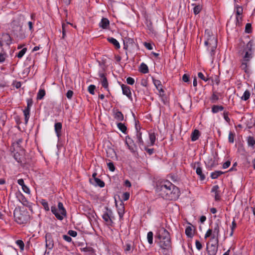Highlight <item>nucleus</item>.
Here are the masks:
<instances>
[{
    "instance_id": "13",
    "label": "nucleus",
    "mask_w": 255,
    "mask_h": 255,
    "mask_svg": "<svg viewBox=\"0 0 255 255\" xmlns=\"http://www.w3.org/2000/svg\"><path fill=\"white\" fill-rule=\"evenodd\" d=\"M122 89L123 94L125 95H126L129 99H131V93L130 92L129 87L127 85L123 84L122 85Z\"/></svg>"
},
{
    "instance_id": "28",
    "label": "nucleus",
    "mask_w": 255,
    "mask_h": 255,
    "mask_svg": "<svg viewBox=\"0 0 255 255\" xmlns=\"http://www.w3.org/2000/svg\"><path fill=\"white\" fill-rule=\"evenodd\" d=\"M40 204L43 206L45 211H48L50 209L49 207L48 203L45 199H41L39 201Z\"/></svg>"
},
{
    "instance_id": "33",
    "label": "nucleus",
    "mask_w": 255,
    "mask_h": 255,
    "mask_svg": "<svg viewBox=\"0 0 255 255\" xmlns=\"http://www.w3.org/2000/svg\"><path fill=\"white\" fill-rule=\"evenodd\" d=\"M251 96V93L249 90H246L244 93L243 95L241 97V99L244 101L248 100Z\"/></svg>"
},
{
    "instance_id": "48",
    "label": "nucleus",
    "mask_w": 255,
    "mask_h": 255,
    "mask_svg": "<svg viewBox=\"0 0 255 255\" xmlns=\"http://www.w3.org/2000/svg\"><path fill=\"white\" fill-rule=\"evenodd\" d=\"M102 217H103V219L104 220V221H105L107 222H109V221H111L110 216L107 212L105 213L103 215Z\"/></svg>"
},
{
    "instance_id": "11",
    "label": "nucleus",
    "mask_w": 255,
    "mask_h": 255,
    "mask_svg": "<svg viewBox=\"0 0 255 255\" xmlns=\"http://www.w3.org/2000/svg\"><path fill=\"white\" fill-rule=\"evenodd\" d=\"M45 242L46 248L50 250H52L54 247V242L50 234H46Z\"/></svg>"
},
{
    "instance_id": "54",
    "label": "nucleus",
    "mask_w": 255,
    "mask_h": 255,
    "mask_svg": "<svg viewBox=\"0 0 255 255\" xmlns=\"http://www.w3.org/2000/svg\"><path fill=\"white\" fill-rule=\"evenodd\" d=\"M195 245H196V247L198 250L200 251L202 249V245L201 243L199 241H198V240L196 241Z\"/></svg>"
},
{
    "instance_id": "46",
    "label": "nucleus",
    "mask_w": 255,
    "mask_h": 255,
    "mask_svg": "<svg viewBox=\"0 0 255 255\" xmlns=\"http://www.w3.org/2000/svg\"><path fill=\"white\" fill-rule=\"evenodd\" d=\"M234 136H235V134L233 132L230 131L229 132V137H228L229 142H230V143H233L234 142Z\"/></svg>"
},
{
    "instance_id": "23",
    "label": "nucleus",
    "mask_w": 255,
    "mask_h": 255,
    "mask_svg": "<svg viewBox=\"0 0 255 255\" xmlns=\"http://www.w3.org/2000/svg\"><path fill=\"white\" fill-rule=\"evenodd\" d=\"M108 40L109 42L113 44L117 49H119L120 48V44L119 42L115 38L113 37H109L108 38Z\"/></svg>"
},
{
    "instance_id": "4",
    "label": "nucleus",
    "mask_w": 255,
    "mask_h": 255,
    "mask_svg": "<svg viewBox=\"0 0 255 255\" xmlns=\"http://www.w3.org/2000/svg\"><path fill=\"white\" fill-rule=\"evenodd\" d=\"M13 215L15 221L19 224H26L30 219V216L26 210L15 209Z\"/></svg>"
},
{
    "instance_id": "40",
    "label": "nucleus",
    "mask_w": 255,
    "mask_h": 255,
    "mask_svg": "<svg viewBox=\"0 0 255 255\" xmlns=\"http://www.w3.org/2000/svg\"><path fill=\"white\" fill-rule=\"evenodd\" d=\"M27 51L26 48H24L22 49H21L20 51H19V52L17 53L16 56L18 58H21L23 57V56L25 54Z\"/></svg>"
},
{
    "instance_id": "6",
    "label": "nucleus",
    "mask_w": 255,
    "mask_h": 255,
    "mask_svg": "<svg viewBox=\"0 0 255 255\" xmlns=\"http://www.w3.org/2000/svg\"><path fill=\"white\" fill-rule=\"evenodd\" d=\"M211 237L210 240L219 241L220 237V227L219 224L216 223L213 229H208L205 235V238Z\"/></svg>"
},
{
    "instance_id": "51",
    "label": "nucleus",
    "mask_w": 255,
    "mask_h": 255,
    "mask_svg": "<svg viewBox=\"0 0 255 255\" xmlns=\"http://www.w3.org/2000/svg\"><path fill=\"white\" fill-rule=\"evenodd\" d=\"M108 167L109 170L111 171H114L115 169V166L113 162H110L107 163Z\"/></svg>"
},
{
    "instance_id": "56",
    "label": "nucleus",
    "mask_w": 255,
    "mask_h": 255,
    "mask_svg": "<svg viewBox=\"0 0 255 255\" xmlns=\"http://www.w3.org/2000/svg\"><path fill=\"white\" fill-rule=\"evenodd\" d=\"M144 150L146 151L150 155H152L154 152L153 148H148L146 147H144Z\"/></svg>"
},
{
    "instance_id": "47",
    "label": "nucleus",
    "mask_w": 255,
    "mask_h": 255,
    "mask_svg": "<svg viewBox=\"0 0 255 255\" xmlns=\"http://www.w3.org/2000/svg\"><path fill=\"white\" fill-rule=\"evenodd\" d=\"M27 102V107L25 109H28L30 110V107L32 106L33 104V100L31 98L27 99L26 100Z\"/></svg>"
},
{
    "instance_id": "14",
    "label": "nucleus",
    "mask_w": 255,
    "mask_h": 255,
    "mask_svg": "<svg viewBox=\"0 0 255 255\" xmlns=\"http://www.w3.org/2000/svg\"><path fill=\"white\" fill-rule=\"evenodd\" d=\"M211 192L215 194L214 197L216 201L220 200L219 187L218 185L214 186L212 188Z\"/></svg>"
},
{
    "instance_id": "2",
    "label": "nucleus",
    "mask_w": 255,
    "mask_h": 255,
    "mask_svg": "<svg viewBox=\"0 0 255 255\" xmlns=\"http://www.w3.org/2000/svg\"><path fill=\"white\" fill-rule=\"evenodd\" d=\"M155 243L163 251L171 249V242L169 233L164 228H159L155 236Z\"/></svg>"
},
{
    "instance_id": "7",
    "label": "nucleus",
    "mask_w": 255,
    "mask_h": 255,
    "mask_svg": "<svg viewBox=\"0 0 255 255\" xmlns=\"http://www.w3.org/2000/svg\"><path fill=\"white\" fill-rule=\"evenodd\" d=\"M253 42L250 41L247 44L246 48L245 49V54L244 56V61L249 62L253 57L252 48Z\"/></svg>"
},
{
    "instance_id": "42",
    "label": "nucleus",
    "mask_w": 255,
    "mask_h": 255,
    "mask_svg": "<svg viewBox=\"0 0 255 255\" xmlns=\"http://www.w3.org/2000/svg\"><path fill=\"white\" fill-rule=\"evenodd\" d=\"M16 244L17 246H19L20 249L21 251H23L24 250V244L22 240H17L16 241Z\"/></svg>"
},
{
    "instance_id": "31",
    "label": "nucleus",
    "mask_w": 255,
    "mask_h": 255,
    "mask_svg": "<svg viewBox=\"0 0 255 255\" xmlns=\"http://www.w3.org/2000/svg\"><path fill=\"white\" fill-rule=\"evenodd\" d=\"M247 142L249 146L254 147L255 144V139L253 136H249L248 137Z\"/></svg>"
},
{
    "instance_id": "26",
    "label": "nucleus",
    "mask_w": 255,
    "mask_h": 255,
    "mask_svg": "<svg viewBox=\"0 0 255 255\" xmlns=\"http://www.w3.org/2000/svg\"><path fill=\"white\" fill-rule=\"evenodd\" d=\"M94 183L96 186H98L100 187H103L105 186V183L103 181L98 178H95V180L93 181Z\"/></svg>"
},
{
    "instance_id": "41",
    "label": "nucleus",
    "mask_w": 255,
    "mask_h": 255,
    "mask_svg": "<svg viewBox=\"0 0 255 255\" xmlns=\"http://www.w3.org/2000/svg\"><path fill=\"white\" fill-rule=\"evenodd\" d=\"M202 9V6L200 5H195L193 8V11L195 14H198Z\"/></svg>"
},
{
    "instance_id": "52",
    "label": "nucleus",
    "mask_w": 255,
    "mask_h": 255,
    "mask_svg": "<svg viewBox=\"0 0 255 255\" xmlns=\"http://www.w3.org/2000/svg\"><path fill=\"white\" fill-rule=\"evenodd\" d=\"M129 198V193L128 192L124 193L122 195V199L124 201L128 200Z\"/></svg>"
},
{
    "instance_id": "20",
    "label": "nucleus",
    "mask_w": 255,
    "mask_h": 255,
    "mask_svg": "<svg viewBox=\"0 0 255 255\" xmlns=\"http://www.w3.org/2000/svg\"><path fill=\"white\" fill-rule=\"evenodd\" d=\"M224 107L220 105H213L212 107V112L214 114L217 113L219 112L223 111Z\"/></svg>"
},
{
    "instance_id": "64",
    "label": "nucleus",
    "mask_w": 255,
    "mask_h": 255,
    "mask_svg": "<svg viewBox=\"0 0 255 255\" xmlns=\"http://www.w3.org/2000/svg\"><path fill=\"white\" fill-rule=\"evenodd\" d=\"M231 165V162L230 161H227L223 165V168L224 169L228 168Z\"/></svg>"
},
{
    "instance_id": "27",
    "label": "nucleus",
    "mask_w": 255,
    "mask_h": 255,
    "mask_svg": "<svg viewBox=\"0 0 255 255\" xmlns=\"http://www.w3.org/2000/svg\"><path fill=\"white\" fill-rule=\"evenodd\" d=\"M196 172L198 175L200 176L201 180H203L205 178L204 174L202 173V169L200 167H198L196 168Z\"/></svg>"
},
{
    "instance_id": "60",
    "label": "nucleus",
    "mask_w": 255,
    "mask_h": 255,
    "mask_svg": "<svg viewBox=\"0 0 255 255\" xmlns=\"http://www.w3.org/2000/svg\"><path fill=\"white\" fill-rule=\"evenodd\" d=\"M224 118L226 122L229 123L230 121V119L228 117V112H224L223 113Z\"/></svg>"
},
{
    "instance_id": "35",
    "label": "nucleus",
    "mask_w": 255,
    "mask_h": 255,
    "mask_svg": "<svg viewBox=\"0 0 255 255\" xmlns=\"http://www.w3.org/2000/svg\"><path fill=\"white\" fill-rule=\"evenodd\" d=\"M185 234L188 237H192L193 236L192 229L191 227L188 226L185 229Z\"/></svg>"
},
{
    "instance_id": "36",
    "label": "nucleus",
    "mask_w": 255,
    "mask_h": 255,
    "mask_svg": "<svg viewBox=\"0 0 255 255\" xmlns=\"http://www.w3.org/2000/svg\"><path fill=\"white\" fill-rule=\"evenodd\" d=\"M153 234L151 231L148 232L147 235V239L148 242L150 245H151L153 244Z\"/></svg>"
},
{
    "instance_id": "37",
    "label": "nucleus",
    "mask_w": 255,
    "mask_h": 255,
    "mask_svg": "<svg viewBox=\"0 0 255 255\" xmlns=\"http://www.w3.org/2000/svg\"><path fill=\"white\" fill-rule=\"evenodd\" d=\"M70 24V23L67 22L66 24L63 23L62 24V38H65L66 36V33L67 31V27H68V25Z\"/></svg>"
},
{
    "instance_id": "50",
    "label": "nucleus",
    "mask_w": 255,
    "mask_h": 255,
    "mask_svg": "<svg viewBox=\"0 0 255 255\" xmlns=\"http://www.w3.org/2000/svg\"><path fill=\"white\" fill-rule=\"evenodd\" d=\"M6 57V54L5 53H0V63L3 62Z\"/></svg>"
},
{
    "instance_id": "34",
    "label": "nucleus",
    "mask_w": 255,
    "mask_h": 255,
    "mask_svg": "<svg viewBox=\"0 0 255 255\" xmlns=\"http://www.w3.org/2000/svg\"><path fill=\"white\" fill-rule=\"evenodd\" d=\"M45 95V91L44 89H40L37 93V99L41 100Z\"/></svg>"
},
{
    "instance_id": "61",
    "label": "nucleus",
    "mask_w": 255,
    "mask_h": 255,
    "mask_svg": "<svg viewBox=\"0 0 255 255\" xmlns=\"http://www.w3.org/2000/svg\"><path fill=\"white\" fill-rule=\"evenodd\" d=\"M243 12V9L240 7H237L236 14L237 16H240Z\"/></svg>"
},
{
    "instance_id": "58",
    "label": "nucleus",
    "mask_w": 255,
    "mask_h": 255,
    "mask_svg": "<svg viewBox=\"0 0 255 255\" xmlns=\"http://www.w3.org/2000/svg\"><path fill=\"white\" fill-rule=\"evenodd\" d=\"M68 234L73 237H75L77 235V233L73 230H69L68 232Z\"/></svg>"
},
{
    "instance_id": "44",
    "label": "nucleus",
    "mask_w": 255,
    "mask_h": 255,
    "mask_svg": "<svg viewBox=\"0 0 255 255\" xmlns=\"http://www.w3.org/2000/svg\"><path fill=\"white\" fill-rule=\"evenodd\" d=\"M248 62L244 61L242 62L241 67L246 73L248 72Z\"/></svg>"
},
{
    "instance_id": "53",
    "label": "nucleus",
    "mask_w": 255,
    "mask_h": 255,
    "mask_svg": "<svg viewBox=\"0 0 255 255\" xmlns=\"http://www.w3.org/2000/svg\"><path fill=\"white\" fill-rule=\"evenodd\" d=\"M131 250V244L129 243H127L126 244L125 246V251L126 252H128L130 251Z\"/></svg>"
},
{
    "instance_id": "43",
    "label": "nucleus",
    "mask_w": 255,
    "mask_h": 255,
    "mask_svg": "<svg viewBox=\"0 0 255 255\" xmlns=\"http://www.w3.org/2000/svg\"><path fill=\"white\" fill-rule=\"evenodd\" d=\"M153 82L157 89H159V88L162 87L161 82L156 79H153Z\"/></svg>"
},
{
    "instance_id": "17",
    "label": "nucleus",
    "mask_w": 255,
    "mask_h": 255,
    "mask_svg": "<svg viewBox=\"0 0 255 255\" xmlns=\"http://www.w3.org/2000/svg\"><path fill=\"white\" fill-rule=\"evenodd\" d=\"M62 129V124L61 123H56L54 125V129L57 136L59 137L61 135Z\"/></svg>"
},
{
    "instance_id": "59",
    "label": "nucleus",
    "mask_w": 255,
    "mask_h": 255,
    "mask_svg": "<svg viewBox=\"0 0 255 255\" xmlns=\"http://www.w3.org/2000/svg\"><path fill=\"white\" fill-rule=\"evenodd\" d=\"M73 95V92L71 90H68L66 93V97L68 99H71Z\"/></svg>"
},
{
    "instance_id": "63",
    "label": "nucleus",
    "mask_w": 255,
    "mask_h": 255,
    "mask_svg": "<svg viewBox=\"0 0 255 255\" xmlns=\"http://www.w3.org/2000/svg\"><path fill=\"white\" fill-rule=\"evenodd\" d=\"M63 238L65 241H67V242H71L72 241L71 238L67 235H63Z\"/></svg>"
},
{
    "instance_id": "18",
    "label": "nucleus",
    "mask_w": 255,
    "mask_h": 255,
    "mask_svg": "<svg viewBox=\"0 0 255 255\" xmlns=\"http://www.w3.org/2000/svg\"><path fill=\"white\" fill-rule=\"evenodd\" d=\"M114 117L116 120L119 122H122L124 119V115L122 113L118 110L114 113Z\"/></svg>"
},
{
    "instance_id": "19",
    "label": "nucleus",
    "mask_w": 255,
    "mask_h": 255,
    "mask_svg": "<svg viewBox=\"0 0 255 255\" xmlns=\"http://www.w3.org/2000/svg\"><path fill=\"white\" fill-rule=\"evenodd\" d=\"M133 43V40L129 38H125L124 40V49L127 50L128 45L132 44Z\"/></svg>"
},
{
    "instance_id": "39",
    "label": "nucleus",
    "mask_w": 255,
    "mask_h": 255,
    "mask_svg": "<svg viewBox=\"0 0 255 255\" xmlns=\"http://www.w3.org/2000/svg\"><path fill=\"white\" fill-rule=\"evenodd\" d=\"M245 31L247 33H251L252 32V24L251 23H248L246 24Z\"/></svg>"
},
{
    "instance_id": "38",
    "label": "nucleus",
    "mask_w": 255,
    "mask_h": 255,
    "mask_svg": "<svg viewBox=\"0 0 255 255\" xmlns=\"http://www.w3.org/2000/svg\"><path fill=\"white\" fill-rule=\"evenodd\" d=\"M219 96L216 93L214 92L211 97L210 100L212 103H215L219 100Z\"/></svg>"
},
{
    "instance_id": "30",
    "label": "nucleus",
    "mask_w": 255,
    "mask_h": 255,
    "mask_svg": "<svg viewBox=\"0 0 255 255\" xmlns=\"http://www.w3.org/2000/svg\"><path fill=\"white\" fill-rule=\"evenodd\" d=\"M223 173H224V172L221 171H215L211 173V177L212 179H216Z\"/></svg>"
},
{
    "instance_id": "21",
    "label": "nucleus",
    "mask_w": 255,
    "mask_h": 255,
    "mask_svg": "<svg viewBox=\"0 0 255 255\" xmlns=\"http://www.w3.org/2000/svg\"><path fill=\"white\" fill-rule=\"evenodd\" d=\"M139 71L143 74H146L149 72L147 66L144 63L140 64Z\"/></svg>"
},
{
    "instance_id": "57",
    "label": "nucleus",
    "mask_w": 255,
    "mask_h": 255,
    "mask_svg": "<svg viewBox=\"0 0 255 255\" xmlns=\"http://www.w3.org/2000/svg\"><path fill=\"white\" fill-rule=\"evenodd\" d=\"M19 21L16 20H13L11 23V26L12 28H14L15 26H19Z\"/></svg>"
},
{
    "instance_id": "9",
    "label": "nucleus",
    "mask_w": 255,
    "mask_h": 255,
    "mask_svg": "<svg viewBox=\"0 0 255 255\" xmlns=\"http://www.w3.org/2000/svg\"><path fill=\"white\" fill-rule=\"evenodd\" d=\"M126 144L128 147V149L132 153H134L136 150V145L134 142V141L129 136L126 137Z\"/></svg>"
},
{
    "instance_id": "45",
    "label": "nucleus",
    "mask_w": 255,
    "mask_h": 255,
    "mask_svg": "<svg viewBox=\"0 0 255 255\" xmlns=\"http://www.w3.org/2000/svg\"><path fill=\"white\" fill-rule=\"evenodd\" d=\"M96 87L94 85H91L88 87V92L92 95H94L95 94V90Z\"/></svg>"
},
{
    "instance_id": "29",
    "label": "nucleus",
    "mask_w": 255,
    "mask_h": 255,
    "mask_svg": "<svg viewBox=\"0 0 255 255\" xmlns=\"http://www.w3.org/2000/svg\"><path fill=\"white\" fill-rule=\"evenodd\" d=\"M23 114L24 116V120H25V124H27L29 118L30 110H29L28 109H25L23 110Z\"/></svg>"
},
{
    "instance_id": "16",
    "label": "nucleus",
    "mask_w": 255,
    "mask_h": 255,
    "mask_svg": "<svg viewBox=\"0 0 255 255\" xmlns=\"http://www.w3.org/2000/svg\"><path fill=\"white\" fill-rule=\"evenodd\" d=\"M135 136L136 142L138 144L139 146L143 145L144 142L142 138V132L139 130H137Z\"/></svg>"
},
{
    "instance_id": "12",
    "label": "nucleus",
    "mask_w": 255,
    "mask_h": 255,
    "mask_svg": "<svg viewBox=\"0 0 255 255\" xmlns=\"http://www.w3.org/2000/svg\"><path fill=\"white\" fill-rule=\"evenodd\" d=\"M22 204L25 206H26L28 208L29 210L32 213L33 212V204L32 203L29 202L26 198L23 196L22 195H21V199L20 200Z\"/></svg>"
},
{
    "instance_id": "25",
    "label": "nucleus",
    "mask_w": 255,
    "mask_h": 255,
    "mask_svg": "<svg viewBox=\"0 0 255 255\" xmlns=\"http://www.w3.org/2000/svg\"><path fill=\"white\" fill-rule=\"evenodd\" d=\"M118 212L120 218H122L125 213V207L123 203H121L118 207Z\"/></svg>"
},
{
    "instance_id": "62",
    "label": "nucleus",
    "mask_w": 255,
    "mask_h": 255,
    "mask_svg": "<svg viewBox=\"0 0 255 255\" xmlns=\"http://www.w3.org/2000/svg\"><path fill=\"white\" fill-rule=\"evenodd\" d=\"M22 190L23 191V192H24L25 193H28V194L30 193V190H29V188L27 186H26L25 185L22 186Z\"/></svg>"
},
{
    "instance_id": "32",
    "label": "nucleus",
    "mask_w": 255,
    "mask_h": 255,
    "mask_svg": "<svg viewBox=\"0 0 255 255\" xmlns=\"http://www.w3.org/2000/svg\"><path fill=\"white\" fill-rule=\"evenodd\" d=\"M117 127L123 133H125L127 128L126 126L122 123H119L117 124Z\"/></svg>"
},
{
    "instance_id": "49",
    "label": "nucleus",
    "mask_w": 255,
    "mask_h": 255,
    "mask_svg": "<svg viewBox=\"0 0 255 255\" xmlns=\"http://www.w3.org/2000/svg\"><path fill=\"white\" fill-rule=\"evenodd\" d=\"M198 76L199 78L205 82H207L209 80V78L205 77L202 72H199L198 73Z\"/></svg>"
},
{
    "instance_id": "8",
    "label": "nucleus",
    "mask_w": 255,
    "mask_h": 255,
    "mask_svg": "<svg viewBox=\"0 0 255 255\" xmlns=\"http://www.w3.org/2000/svg\"><path fill=\"white\" fill-rule=\"evenodd\" d=\"M212 244L207 247L208 255H216L218 251L219 241L210 240Z\"/></svg>"
},
{
    "instance_id": "24",
    "label": "nucleus",
    "mask_w": 255,
    "mask_h": 255,
    "mask_svg": "<svg viewBox=\"0 0 255 255\" xmlns=\"http://www.w3.org/2000/svg\"><path fill=\"white\" fill-rule=\"evenodd\" d=\"M149 138L150 140V145L152 146L154 144L156 140V135L154 132H150L149 133Z\"/></svg>"
},
{
    "instance_id": "15",
    "label": "nucleus",
    "mask_w": 255,
    "mask_h": 255,
    "mask_svg": "<svg viewBox=\"0 0 255 255\" xmlns=\"http://www.w3.org/2000/svg\"><path fill=\"white\" fill-rule=\"evenodd\" d=\"M110 22L108 18H102L101 21L99 23V25L103 29H107L109 26Z\"/></svg>"
},
{
    "instance_id": "1",
    "label": "nucleus",
    "mask_w": 255,
    "mask_h": 255,
    "mask_svg": "<svg viewBox=\"0 0 255 255\" xmlns=\"http://www.w3.org/2000/svg\"><path fill=\"white\" fill-rule=\"evenodd\" d=\"M156 192L162 198L169 200H175L179 196V189L171 182L165 180L156 186Z\"/></svg>"
},
{
    "instance_id": "22",
    "label": "nucleus",
    "mask_w": 255,
    "mask_h": 255,
    "mask_svg": "<svg viewBox=\"0 0 255 255\" xmlns=\"http://www.w3.org/2000/svg\"><path fill=\"white\" fill-rule=\"evenodd\" d=\"M199 131L197 129L194 130L191 135V140L193 141H196L199 138Z\"/></svg>"
},
{
    "instance_id": "3",
    "label": "nucleus",
    "mask_w": 255,
    "mask_h": 255,
    "mask_svg": "<svg viewBox=\"0 0 255 255\" xmlns=\"http://www.w3.org/2000/svg\"><path fill=\"white\" fill-rule=\"evenodd\" d=\"M205 36L207 37L205 44L208 46L207 49L210 52L211 56L213 57L217 46V38L214 35H210L209 31L208 30L205 31Z\"/></svg>"
},
{
    "instance_id": "10",
    "label": "nucleus",
    "mask_w": 255,
    "mask_h": 255,
    "mask_svg": "<svg viewBox=\"0 0 255 255\" xmlns=\"http://www.w3.org/2000/svg\"><path fill=\"white\" fill-rule=\"evenodd\" d=\"M98 75L101 79V82L102 86L108 91H109V83L106 77V74L104 72H99Z\"/></svg>"
},
{
    "instance_id": "5",
    "label": "nucleus",
    "mask_w": 255,
    "mask_h": 255,
    "mask_svg": "<svg viewBox=\"0 0 255 255\" xmlns=\"http://www.w3.org/2000/svg\"><path fill=\"white\" fill-rule=\"evenodd\" d=\"M52 213L56 218L59 220H62L66 216V211L64 208L62 203L59 202L58 204V209L55 206L51 208Z\"/></svg>"
},
{
    "instance_id": "55",
    "label": "nucleus",
    "mask_w": 255,
    "mask_h": 255,
    "mask_svg": "<svg viewBox=\"0 0 255 255\" xmlns=\"http://www.w3.org/2000/svg\"><path fill=\"white\" fill-rule=\"evenodd\" d=\"M127 82L128 84L132 85L134 83V80L131 77H128L127 79Z\"/></svg>"
}]
</instances>
